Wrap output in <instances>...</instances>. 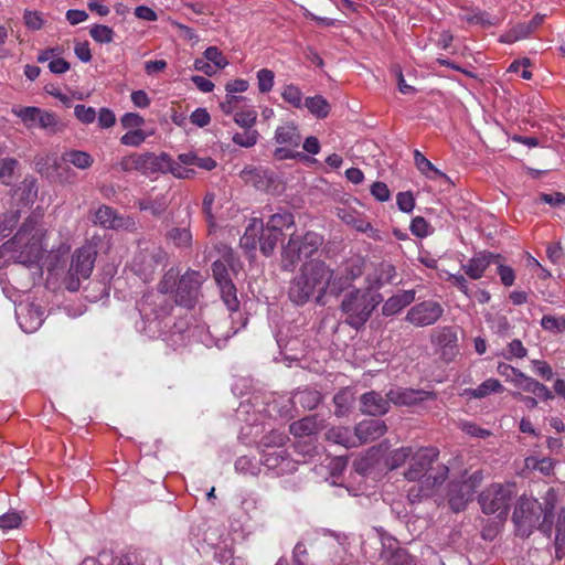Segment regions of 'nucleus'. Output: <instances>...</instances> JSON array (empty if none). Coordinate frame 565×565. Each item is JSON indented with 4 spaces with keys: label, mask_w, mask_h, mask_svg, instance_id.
<instances>
[{
    "label": "nucleus",
    "mask_w": 565,
    "mask_h": 565,
    "mask_svg": "<svg viewBox=\"0 0 565 565\" xmlns=\"http://www.w3.org/2000/svg\"><path fill=\"white\" fill-rule=\"evenodd\" d=\"M439 450L436 447L415 448L411 457L409 467L404 477L408 481H418L409 488L407 498L412 503L430 497L448 478L449 469L445 465L431 467L437 460Z\"/></svg>",
    "instance_id": "f257e3e1"
},
{
    "label": "nucleus",
    "mask_w": 565,
    "mask_h": 565,
    "mask_svg": "<svg viewBox=\"0 0 565 565\" xmlns=\"http://www.w3.org/2000/svg\"><path fill=\"white\" fill-rule=\"evenodd\" d=\"M331 277V267L322 260L306 262L290 281L288 296L298 306L307 303L316 295V302L324 305L326 286Z\"/></svg>",
    "instance_id": "f03ea898"
},
{
    "label": "nucleus",
    "mask_w": 565,
    "mask_h": 565,
    "mask_svg": "<svg viewBox=\"0 0 565 565\" xmlns=\"http://www.w3.org/2000/svg\"><path fill=\"white\" fill-rule=\"evenodd\" d=\"M44 250L43 234L24 222L13 238L0 247V267L9 262L32 266L40 262Z\"/></svg>",
    "instance_id": "7ed1b4c3"
},
{
    "label": "nucleus",
    "mask_w": 565,
    "mask_h": 565,
    "mask_svg": "<svg viewBox=\"0 0 565 565\" xmlns=\"http://www.w3.org/2000/svg\"><path fill=\"white\" fill-rule=\"evenodd\" d=\"M177 285V275L173 271L164 274L158 285L157 292L145 295L137 303L139 313L143 320V330L154 334L161 328L160 320L170 315L173 309L172 298L169 296Z\"/></svg>",
    "instance_id": "20e7f679"
},
{
    "label": "nucleus",
    "mask_w": 565,
    "mask_h": 565,
    "mask_svg": "<svg viewBox=\"0 0 565 565\" xmlns=\"http://www.w3.org/2000/svg\"><path fill=\"white\" fill-rule=\"evenodd\" d=\"M382 300L381 294L372 291L367 287L354 288L344 295L340 310L345 316V322L359 330L367 322Z\"/></svg>",
    "instance_id": "39448f33"
},
{
    "label": "nucleus",
    "mask_w": 565,
    "mask_h": 565,
    "mask_svg": "<svg viewBox=\"0 0 565 565\" xmlns=\"http://www.w3.org/2000/svg\"><path fill=\"white\" fill-rule=\"evenodd\" d=\"M168 255L156 243L139 241L127 268L143 282L153 279L156 273L166 265Z\"/></svg>",
    "instance_id": "423d86ee"
},
{
    "label": "nucleus",
    "mask_w": 565,
    "mask_h": 565,
    "mask_svg": "<svg viewBox=\"0 0 565 565\" xmlns=\"http://www.w3.org/2000/svg\"><path fill=\"white\" fill-rule=\"evenodd\" d=\"M323 244V236L309 231L303 235L292 234L288 243L282 247V267L292 270L297 263L303 257H311Z\"/></svg>",
    "instance_id": "0eeeda50"
},
{
    "label": "nucleus",
    "mask_w": 565,
    "mask_h": 565,
    "mask_svg": "<svg viewBox=\"0 0 565 565\" xmlns=\"http://www.w3.org/2000/svg\"><path fill=\"white\" fill-rule=\"evenodd\" d=\"M515 494L514 482L492 483L480 493L479 503L483 513L495 514L499 519H505Z\"/></svg>",
    "instance_id": "6e6552de"
},
{
    "label": "nucleus",
    "mask_w": 565,
    "mask_h": 565,
    "mask_svg": "<svg viewBox=\"0 0 565 565\" xmlns=\"http://www.w3.org/2000/svg\"><path fill=\"white\" fill-rule=\"evenodd\" d=\"M497 373L504 377L507 382L513 384L515 387L526 393H531L543 401L554 398L553 392L546 385L508 363H498Z\"/></svg>",
    "instance_id": "1a4fd4ad"
},
{
    "label": "nucleus",
    "mask_w": 565,
    "mask_h": 565,
    "mask_svg": "<svg viewBox=\"0 0 565 565\" xmlns=\"http://www.w3.org/2000/svg\"><path fill=\"white\" fill-rule=\"evenodd\" d=\"M235 333L236 330L232 331L231 322L227 318L214 324L212 329L205 324H196L186 330V335L191 341L200 342L206 348H222Z\"/></svg>",
    "instance_id": "9d476101"
},
{
    "label": "nucleus",
    "mask_w": 565,
    "mask_h": 565,
    "mask_svg": "<svg viewBox=\"0 0 565 565\" xmlns=\"http://www.w3.org/2000/svg\"><path fill=\"white\" fill-rule=\"evenodd\" d=\"M541 513L542 504L536 499L520 497L512 515L516 534L522 537L530 536Z\"/></svg>",
    "instance_id": "9b49d317"
},
{
    "label": "nucleus",
    "mask_w": 565,
    "mask_h": 565,
    "mask_svg": "<svg viewBox=\"0 0 565 565\" xmlns=\"http://www.w3.org/2000/svg\"><path fill=\"white\" fill-rule=\"evenodd\" d=\"M167 159V152L156 154L153 152L132 153L126 156L120 161V168L125 172L137 171L143 175L152 177L162 173L163 162Z\"/></svg>",
    "instance_id": "f8f14e48"
},
{
    "label": "nucleus",
    "mask_w": 565,
    "mask_h": 565,
    "mask_svg": "<svg viewBox=\"0 0 565 565\" xmlns=\"http://www.w3.org/2000/svg\"><path fill=\"white\" fill-rule=\"evenodd\" d=\"M204 277L200 271L188 270L178 281L174 302L186 308L194 307Z\"/></svg>",
    "instance_id": "ddd939ff"
},
{
    "label": "nucleus",
    "mask_w": 565,
    "mask_h": 565,
    "mask_svg": "<svg viewBox=\"0 0 565 565\" xmlns=\"http://www.w3.org/2000/svg\"><path fill=\"white\" fill-rule=\"evenodd\" d=\"M213 277L220 289L221 298L228 311H237L239 308V300L237 298V289L233 284L228 269L224 262L215 260L212 265Z\"/></svg>",
    "instance_id": "4468645a"
},
{
    "label": "nucleus",
    "mask_w": 565,
    "mask_h": 565,
    "mask_svg": "<svg viewBox=\"0 0 565 565\" xmlns=\"http://www.w3.org/2000/svg\"><path fill=\"white\" fill-rule=\"evenodd\" d=\"M260 463L274 477L294 473L297 470V461L286 449L260 450Z\"/></svg>",
    "instance_id": "2eb2a0df"
},
{
    "label": "nucleus",
    "mask_w": 565,
    "mask_h": 565,
    "mask_svg": "<svg viewBox=\"0 0 565 565\" xmlns=\"http://www.w3.org/2000/svg\"><path fill=\"white\" fill-rule=\"evenodd\" d=\"M443 315V306L429 299L414 305L407 311L405 320L415 327H428L435 324Z\"/></svg>",
    "instance_id": "dca6fc26"
},
{
    "label": "nucleus",
    "mask_w": 565,
    "mask_h": 565,
    "mask_svg": "<svg viewBox=\"0 0 565 565\" xmlns=\"http://www.w3.org/2000/svg\"><path fill=\"white\" fill-rule=\"evenodd\" d=\"M100 242L102 239L99 236H93L72 254L70 265L74 267L75 271L78 270L82 273V277H90Z\"/></svg>",
    "instance_id": "f3484780"
},
{
    "label": "nucleus",
    "mask_w": 565,
    "mask_h": 565,
    "mask_svg": "<svg viewBox=\"0 0 565 565\" xmlns=\"http://www.w3.org/2000/svg\"><path fill=\"white\" fill-rule=\"evenodd\" d=\"M15 317L20 328L26 333H32L42 326L44 311L33 302L22 301L15 307Z\"/></svg>",
    "instance_id": "a211bd4d"
},
{
    "label": "nucleus",
    "mask_w": 565,
    "mask_h": 565,
    "mask_svg": "<svg viewBox=\"0 0 565 565\" xmlns=\"http://www.w3.org/2000/svg\"><path fill=\"white\" fill-rule=\"evenodd\" d=\"M381 557L388 565H416L415 558L406 550L398 546V542L391 535H383Z\"/></svg>",
    "instance_id": "6ab92c4d"
},
{
    "label": "nucleus",
    "mask_w": 565,
    "mask_h": 565,
    "mask_svg": "<svg viewBox=\"0 0 565 565\" xmlns=\"http://www.w3.org/2000/svg\"><path fill=\"white\" fill-rule=\"evenodd\" d=\"M337 216L345 224L352 226L358 232L366 233L367 236L374 241H382L381 232L374 228L370 222L362 217V215L351 207H338Z\"/></svg>",
    "instance_id": "aec40b11"
},
{
    "label": "nucleus",
    "mask_w": 565,
    "mask_h": 565,
    "mask_svg": "<svg viewBox=\"0 0 565 565\" xmlns=\"http://www.w3.org/2000/svg\"><path fill=\"white\" fill-rule=\"evenodd\" d=\"M437 395L433 391L396 388L387 393L391 403L401 406H412L428 399H436Z\"/></svg>",
    "instance_id": "412c9836"
},
{
    "label": "nucleus",
    "mask_w": 565,
    "mask_h": 565,
    "mask_svg": "<svg viewBox=\"0 0 565 565\" xmlns=\"http://www.w3.org/2000/svg\"><path fill=\"white\" fill-rule=\"evenodd\" d=\"M386 431V424L382 419H364L354 428L358 446L373 441L382 437Z\"/></svg>",
    "instance_id": "4be33fe9"
},
{
    "label": "nucleus",
    "mask_w": 565,
    "mask_h": 565,
    "mask_svg": "<svg viewBox=\"0 0 565 565\" xmlns=\"http://www.w3.org/2000/svg\"><path fill=\"white\" fill-rule=\"evenodd\" d=\"M93 222L104 228L110 230L127 228L129 225H132L130 218L118 215L117 212L108 205H100L94 212Z\"/></svg>",
    "instance_id": "5701e85b"
},
{
    "label": "nucleus",
    "mask_w": 565,
    "mask_h": 565,
    "mask_svg": "<svg viewBox=\"0 0 565 565\" xmlns=\"http://www.w3.org/2000/svg\"><path fill=\"white\" fill-rule=\"evenodd\" d=\"M396 276L395 267L386 262L380 263L372 273L367 274L366 287L377 292L384 285L390 284Z\"/></svg>",
    "instance_id": "b1692460"
},
{
    "label": "nucleus",
    "mask_w": 565,
    "mask_h": 565,
    "mask_svg": "<svg viewBox=\"0 0 565 565\" xmlns=\"http://www.w3.org/2000/svg\"><path fill=\"white\" fill-rule=\"evenodd\" d=\"M457 333L449 327L443 328L435 334L434 342L440 349V355L446 361H451L457 352Z\"/></svg>",
    "instance_id": "393cba45"
},
{
    "label": "nucleus",
    "mask_w": 565,
    "mask_h": 565,
    "mask_svg": "<svg viewBox=\"0 0 565 565\" xmlns=\"http://www.w3.org/2000/svg\"><path fill=\"white\" fill-rule=\"evenodd\" d=\"M499 255H494L490 252H481L476 254L472 258L463 264L461 268L471 279H480L491 263L499 258Z\"/></svg>",
    "instance_id": "a878e982"
},
{
    "label": "nucleus",
    "mask_w": 565,
    "mask_h": 565,
    "mask_svg": "<svg viewBox=\"0 0 565 565\" xmlns=\"http://www.w3.org/2000/svg\"><path fill=\"white\" fill-rule=\"evenodd\" d=\"M473 494V484L451 482L449 486V505L452 511H462Z\"/></svg>",
    "instance_id": "bb28decb"
},
{
    "label": "nucleus",
    "mask_w": 565,
    "mask_h": 565,
    "mask_svg": "<svg viewBox=\"0 0 565 565\" xmlns=\"http://www.w3.org/2000/svg\"><path fill=\"white\" fill-rule=\"evenodd\" d=\"M361 412L366 415L377 416L388 412L390 401L377 392L364 393L361 398Z\"/></svg>",
    "instance_id": "cd10ccee"
},
{
    "label": "nucleus",
    "mask_w": 565,
    "mask_h": 565,
    "mask_svg": "<svg viewBox=\"0 0 565 565\" xmlns=\"http://www.w3.org/2000/svg\"><path fill=\"white\" fill-rule=\"evenodd\" d=\"M416 297V292L414 289L402 290L393 296H391L382 307V313L385 317L395 316L401 312L405 307L411 305Z\"/></svg>",
    "instance_id": "c85d7f7f"
},
{
    "label": "nucleus",
    "mask_w": 565,
    "mask_h": 565,
    "mask_svg": "<svg viewBox=\"0 0 565 565\" xmlns=\"http://www.w3.org/2000/svg\"><path fill=\"white\" fill-rule=\"evenodd\" d=\"M322 428L323 419L318 415L303 417L294 422L289 427L290 433L297 438L310 437L319 433Z\"/></svg>",
    "instance_id": "c756f323"
},
{
    "label": "nucleus",
    "mask_w": 565,
    "mask_h": 565,
    "mask_svg": "<svg viewBox=\"0 0 565 565\" xmlns=\"http://www.w3.org/2000/svg\"><path fill=\"white\" fill-rule=\"evenodd\" d=\"M543 505L542 507V513H543V521L540 524V531L543 533L550 535L551 534V523L553 519V512L557 502V492L555 489L550 488L544 497H543Z\"/></svg>",
    "instance_id": "7c9ffc66"
},
{
    "label": "nucleus",
    "mask_w": 565,
    "mask_h": 565,
    "mask_svg": "<svg viewBox=\"0 0 565 565\" xmlns=\"http://www.w3.org/2000/svg\"><path fill=\"white\" fill-rule=\"evenodd\" d=\"M275 140L277 143L298 148L301 142V135L295 124L288 122L276 129Z\"/></svg>",
    "instance_id": "2f4dec72"
},
{
    "label": "nucleus",
    "mask_w": 565,
    "mask_h": 565,
    "mask_svg": "<svg viewBox=\"0 0 565 565\" xmlns=\"http://www.w3.org/2000/svg\"><path fill=\"white\" fill-rule=\"evenodd\" d=\"M163 162L162 173H171L177 179H192L196 174L195 170L181 162L178 158L174 160L169 153Z\"/></svg>",
    "instance_id": "473e14b6"
},
{
    "label": "nucleus",
    "mask_w": 565,
    "mask_h": 565,
    "mask_svg": "<svg viewBox=\"0 0 565 565\" xmlns=\"http://www.w3.org/2000/svg\"><path fill=\"white\" fill-rule=\"evenodd\" d=\"M260 230H263V221L260 218H252L239 239L241 246L246 250H254L257 242L259 243Z\"/></svg>",
    "instance_id": "72a5a7b5"
},
{
    "label": "nucleus",
    "mask_w": 565,
    "mask_h": 565,
    "mask_svg": "<svg viewBox=\"0 0 565 565\" xmlns=\"http://www.w3.org/2000/svg\"><path fill=\"white\" fill-rule=\"evenodd\" d=\"M327 440L345 448L358 447L354 433L347 427H332L326 434Z\"/></svg>",
    "instance_id": "f704fd0d"
},
{
    "label": "nucleus",
    "mask_w": 565,
    "mask_h": 565,
    "mask_svg": "<svg viewBox=\"0 0 565 565\" xmlns=\"http://www.w3.org/2000/svg\"><path fill=\"white\" fill-rule=\"evenodd\" d=\"M504 386L501 382L494 377L487 379L476 388L466 390V394L472 398H483L492 393H502Z\"/></svg>",
    "instance_id": "c9c22d12"
},
{
    "label": "nucleus",
    "mask_w": 565,
    "mask_h": 565,
    "mask_svg": "<svg viewBox=\"0 0 565 565\" xmlns=\"http://www.w3.org/2000/svg\"><path fill=\"white\" fill-rule=\"evenodd\" d=\"M294 224L295 218L292 213L288 211H281L273 214L264 226L273 233H282L284 228H288Z\"/></svg>",
    "instance_id": "e433bc0d"
},
{
    "label": "nucleus",
    "mask_w": 565,
    "mask_h": 565,
    "mask_svg": "<svg viewBox=\"0 0 565 565\" xmlns=\"http://www.w3.org/2000/svg\"><path fill=\"white\" fill-rule=\"evenodd\" d=\"M62 159L81 170L90 168L94 162L93 157L82 150H67L63 153Z\"/></svg>",
    "instance_id": "4c0bfd02"
},
{
    "label": "nucleus",
    "mask_w": 565,
    "mask_h": 565,
    "mask_svg": "<svg viewBox=\"0 0 565 565\" xmlns=\"http://www.w3.org/2000/svg\"><path fill=\"white\" fill-rule=\"evenodd\" d=\"M179 159L181 162L186 166H195L202 170L211 171L216 168V161L211 157H199L195 152L189 151L185 153H180Z\"/></svg>",
    "instance_id": "58836bf2"
},
{
    "label": "nucleus",
    "mask_w": 565,
    "mask_h": 565,
    "mask_svg": "<svg viewBox=\"0 0 565 565\" xmlns=\"http://www.w3.org/2000/svg\"><path fill=\"white\" fill-rule=\"evenodd\" d=\"M303 107H306L311 115L320 119L326 118L330 113V105L321 95L307 97Z\"/></svg>",
    "instance_id": "ea45409f"
},
{
    "label": "nucleus",
    "mask_w": 565,
    "mask_h": 565,
    "mask_svg": "<svg viewBox=\"0 0 565 565\" xmlns=\"http://www.w3.org/2000/svg\"><path fill=\"white\" fill-rule=\"evenodd\" d=\"M288 440L286 434L280 430L273 429L264 435L258 443L260 450L284 449L285 443Z\"/></svg>",
    "instance_id": "a19ab883"
},
{
    "label": "nucleus",
    "mask_w": 565,
    "mask_h": 565,
    "mask_svg": "<svg viewBox=\"0 0 565 565\" xmlns=\"http://www.w3.org/2000/svg\"><path fill=\"white\" fill-rule=\"evenodd\" d=\"M328 280V285L326 286V295L330 294L338 296L351 285L348 275H344V273L338 270H333L332 268L331 277Z\"/></svg>",
    "instance_id": "79ce46f5"
},
{
    "label": "nucleus",
    "mask_w": 565,
    "mask_h": 565,
    "mask_svg": "<svg viewBox=\"0 0 565 565\" xmlns=\"http://www.w3.org/2000/svg\"><path fill=\"white\" fill-rule=\"evenodd\" d=\"M40 109L35 106H26V107H14L12 108V114L21 119L24 126L29 129L38 127Z\"/></svg>",
    "instance_id": "37998d69"
},
{
    "label": "nucleus",
    "mask_w": 565,
    "mask_h": 565,
    "mask_svg": "<svg viewBox=\"0 0 565 565\" xmlns=\"http://www.w3.org/2000/svg\"><path fill=\"white\" fill-rule=\"evenodd\" d=\"M294 399L296 404H299L303 408L313 409L321 403V394L311 388H305L301 391H297L294 395Z\"/></svg>",
    "instance_id": "c03bdc74"
},
{
    "label": "nucleus",
    "mask_w": 565,
    "mask_h": 565,
    "mask_svg": "<svg viewBox=\"0 0 565 565\" xmlns=\"http://www.w3.org/2000/svg\"><path fill=\"white\" fill-rule=\"evenodd\" d=\"M167 238L179 248L190 247L193 241V236L189 227H172L168 231Z\"/></svg>",
    "instance_id": "a18cd8bd"
},
{
    "label": "nucleus",
    "mask_w": 565,
    "mask_h": 565,
    "mask_svg": "<svg viewBox=\"0 0 565 565\" xmlns=\"http://www.w3.org/2000/svg\"><path fill=\"white\" fill-rule=\"evenodd\" d=\"M260 460H256L255 458L248 456H241L235 461V471L244 475V476H253L256 477L260 472Z\"/></svg>",
    "instance_id": "49530a36"
},
{
    "label": "nucleus",
    "mask_w": 565,
    "mask_h": 565,
    "mask_svg": "<svg viewBox=\"0 0 565 565\" xmlns=\"http://www.w3.org/2000/svg\"><path fill=\"white\" fill-rule=\"evenodd\" d=\"M38 127L46 130L49 134H57L63 130L64 126L53 111L40 109Z\"/></svg>",
    "instance_id": "de8ad7c7"
},
{
    "label": "nucleus",
    "mask_w": 565,
    "mask_h": 565,
    "mask_svg": "<svg viewBox=\"0 0 565 565\" xmlns=\"http://www.w3.org/2000/svg\"><path fill=\"white\" fill-rule=\"evenodd\" d=\"M262 234L259 237L260 250L265 256H269L277 246V243L281 239L284 233H273L263 225L260 230Z\"/></svg>",
    "instance_id": "09e8293b"
},
{
    "label": "nucleus",
    "mask_w": 565,
    "mask_h": 565,
    "mask_svg": "<svg viewBox=\"0 0 565 565\" xmlns=\"http://www.w3.org/2000/svg\"><path fill=\"white\" fill-rule=\"evenodd\" d=\"M415 448L412 446L401 447L390 452L386 465L390 469H396L411 459Z\"/></svg>",
    "instance_id": "8fccbe9b"
},
{
    "label": "nucleus",
    "mask_w": 565,
    "mask_h": 565,
    "mask_svg": "<svg viewBox=\"0 0 565 565\" xmlns=\"http://www.w3.org/2000/svg\"><path fill=\"white\" fill-rule=\"evenodd\" d=\"M282 99L295 108L303 107V94L301 89L295 84H287L281 90Z\"/></svg>",
    "instance_id": "3c124183"
},
{
    "label": "nucleus",
    "mask_w": 565,
    "mask_h": 565,
    "mask_svg": "<svg viewBox=\"0 0 565 565\" xmlns=\"http://www.w3.org/2000/svg\"><path fill=\"white\" fill-rule=\"evenodd\" d=\"M532 34L531 26L527 25L526 22L519 23L512 29H510L507 33L501 35L500 41L502 43L512 44L516 41L525 39Z\"/></svg>",
    "instance_id": "603ef678"
},
{
    "label": "nucleus",
    "mask_w": 565,
    "mask_h": 565,
    "mask_svg": "<svg viewBox=\"0 0 565 565\" xmlns=\"http://www.w3.org/2000/svg\"><path fill=\"white\" fill-rule=\"evenodd\" d=\"M460 20L471 24L493 25L494 19L481 10H463L459 15Z\"/></svg>",
    "instance_id": "864d4df0"
},
{
    "label": "nucleus",
    "mask_w": 565,
    "mask_h": 565,
    "mask_svg": "<svg viewBox=\"0 0 565 565\" xmlns=\"http://www.w3.org/2000/svg\"><path fill=\"white\" fill-rule=\"evenodd\" d=\"M20 220L19 211H9L0 214V239L9 236Z\"/></svg>",
    "instance_id": "5fc2aeb1"
},
{
    "label": "nucleus",
    "mask_w": 565,
    "mask_h": 565,
    "mask_svg": "<svg viewBox=\"0 0 565 565\" xmlns=\"http://www.w3.org/2000/svg\"><path fill=\"white\" fill-rule=\"evenodd\" d=\"M89 35L97 43L108 44L114 41L115 32L108 25L93 24L89 29Z\"/></svg>",
    "instance_id": "6e6d98bb"
},
{
    "label": "nucleus",
    "mask_w": 565,
    "mask_h": 565,
    "mask_svg": "<svg viewBox=\"0 0 565 565\" xmlns=\"http://www.w3.org/2000/svg\"><path fill=\"white\" fill-rule=\"evenodd\" d=\"M259 138V132L256 129H245L243 132H235L232 141L243 148L254 147Z\"/></svg>",
    "instance_id": "4d7b16f0"
},
{
    "label": "nucleus",
    "mask_w": 565,
    "mask_h": 565,
    "mask_svg": "<svg viewBox=\"0 0 565 565\" xmlns=\"http://www.w3.org/2000/svg\"><path fill=\"white\" fill-rule=\"evenodd\" d=\"M87 279V277H82V273H79L78 270L75 271L74 267L70 265L67 271L63 277L62 284L64 285L66 290L75 292L79 290L82 281Z\"/></svg>",
    "instance_id": "13d9d810"
},
{
    "label": "nucleus",
    "mask_w": 565,
    "mask_h": 565,
    "mask_svg": "<svg viewBox=\"0 0 565 565\" xmlns=\"http://www.w3.org/2000/svg\"><path fill=\"white\" fill-rule=\"evenodd\" d=\"M333 403L335 406L334 414L338 417L345 415L352 403L351 392L349 390H342L338 392L333 397Z\"/></svg>",
    "instance_id": "bf43d9fd"
},
{
    "label": "nucleus",
    "mask_w": 565,
    "mask_h": 565,
    "mask_svg": "<svg viewBox=\"0 0 565 565\" xmlns=\"http://www.w3.org/2000/svg\"><path fill=\"white\" fill-rule=\"evenodd\" d=\"M499 355L503 356L505 360L509 361L513 359H524L527 355V349L523 345L521 340L514 339L508 344L507 349Z\"/></svg>",
    "instance_id": "052dcab7"
},
{
    "label": "nucleus",
    "mask_w": 565,
    "mask_h": 565,
    "mask_svg": "<svg viewBox=\"0 0 565 565\" xmlns=\"http://www.w3.org/2000/svg\"><path fill=\"white\" fill-rule=\"evenodd\" d=\"M258 90L262 94L269 93L275 84V74L269 68H260L256 73Z\"/></svg>",
    "instance_id": "680f3d73"
},
{
    "label": "nucleus",
    "mask_w": 565,
    "mask_h": 565,
    "mask_svg": "<svg viewBox=\"0 0 565 565\" xmlns=\"http://www.w3.org/2000/svg\"><path fill=\"white\" fill-rule=\"evenodd\" d=\"M233 115L234 121L244 129H253L257 120V113L253 108L236 111Z\"/></svg>",
    "instance_id": "e2e57ef3"
},
{
    "label": "nucleus",
    "mask_w": 565,
    "mask_h": 565,
    "mask_svg": "<svg viewBox=\"0 0 565 565\" xmlns=\"http://www.w3.org/2000/svg\"><path fill=\"white\" fill-rule=\"evenodd\" d=\"M203 57L207 60L217 70L225 68L228 65V61L223 53L216 46H209L203 52Z\"/></svg>",
    "instance_id": "0e129e2a"
},
{
    "label": "nucleus",
    "mask_w": 565,
    "mask_h": 565,
    "mask_svg": "<svg viewBox=\"0 0 565 565\" xmlns=\"http://www.w3.org/2000/svg\"><path fill=\"white\" fill-rule=\"evenodd\" d=\"M409 230L416 237L424 238L433 233L430 224L422 216H416L412 220Z\"/></svg>",
    "instance_id": "69168bd1"
},
{
    "label": "nucleus",
    "mask_w": 565,
    "mask_h": 565,
    "mask_svg": "<svg viewBox=\"0 0 565 565\" xmlns=\"http://www.w3.org/2000/svg\"><path fill=\"white\" fill-rule=\"evenodd\" d=\"M74 115L81 122L85 125L93 124L97 116L96 110L93 107L83 104H77L74 107Z\"/></svg>",
    "instance_id": "338daca9"
},
{
    "label": "nucleus",
    "mask_w": 565,
    "mask_h": 565,
    "mask_svg": "<svg viewBox=\"0 0 565 565\" xmlns=\"http://www.w3.org/2000/svg\"><path fill=\"white\" fill-rule=\"evenodd\" d=\"M541 327L550 332H562L565 330V318L554 316H543Z\"/></svg>",
    "instance_id": "774afa93"
}]
</instances>
